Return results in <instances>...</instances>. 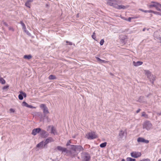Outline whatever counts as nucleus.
Returning <instances> with one entry per match:
<instances>
[{
  "mask_svg": "<svg viewBox=\"0 0 161 161\" xmlns=\"http://www.w3.org/2000/svg\"><path fill=\"white\" fill-rule=\"evenodd\" d=\"M70 146L71 149V153H72V152H74V153L73 155L74 156L77 155L80 151L83 150V148L80 146L71 145Z\"/></svg>",
  "mask_w": 161,
  "mask_h": 161,
  "instance_id": "obj_1",
  "label": "nucleus"
},
{
  "mask_svg": "<svg viewBox=\"0 0 161 161\" xmlns=\"http://www.w3.org/2000/svg\"><path fill=\"white\" fill-rule=\"evenodd\" d=\"M153 126L152 123L149 121H145L142 124V128L149 131L153 129Z\"/></svg>",
  "mask_w": 161,
  "mask_h": 161,
  "instance_id": "obj_2",
  "label": "nucleus"
},
{
  "mask_svg": "<svg viewBox=\"0 0 161 161\" xmlns=\"http://www.w3.org/2000/svg\"><path fill=\"white\" fill-rule=\"evenodd\" d=\"M148 6L150 8L154 7L157 10H158L159 8H161V4L157 2L153 1L151 2V4L148 5Z\"/></svg>",
  "mask_w": 161,
  "mask_h": 161,
  "instance_id": "obj_3",
  "label": "nucleus"
},
{
  "mask_svg": "<svg viewBox=\"0 0 161 161\" xmlns=\"http://www.w3.org/2000/svg\"><path fill=\"white\" fill-rule=\"evenodd\" d=\"M86 137L88 139L92 140L97 138V136L95 132H91L86 134Z\"/></svg>",
  "mask_w": 161,
  "mask_h": 161,
  "instance_id": "obj_4",
  "label": "nucleus"
},
{
  "mask_svg": "<svg viewBox=\"0 0 161 161\" xmlns=\"http://www.w3.org/2000/svg\"><path fill=\"white\" fill-rule=\"evenodd\" d=\"M90 158V155L88 153H83L81 154V159L83 161H89Z\"/></svg>",
  "mask_w": 161,
  "mask_h": 161,
  "instance_id": "obj_5",
  "label": "nucleus"
},
{
  "mask_svg": "<svg viewBox=\"0 0 161 161\" xmlns=\"http://www.w3.org/2000/svg\"><path fill=\"white\" fill-rule=\"evenodd\" d=\"M145 73L147 77L149 79L150 81L153 83L154 80H155L154 77L151 75V72L148 70H146Z\"/></svg>",
  "mask_w": 161,
  "mask_h": 161,
  "instance_id": "obj_6",
  "label": "nucleus"
},
{
  "mask_svg": "<svg viewBox=\"0 0 161 161\" xmlns=\"http://www.w3.org/2000/svg\"><path fill=\"white\" fill-rule=\"evenodd\" d=\"M119 3V1L117 0H107V3L110 6H112L115 8V5Z\"/></svg>",
  "mask_w": 161,
  "mask_h": 161,
  "instance_id": "obj_7",
  "label": "nucleus"
},
{
  "mask_svg": "<svg viewBox=\"0 0 161 161\" xmlns=\"http://www.w3.org/2000/svg\"><path fill=\"white\" fill-rule=\"evenodd\" d=\"M141 155L142 154L140 152L134 151L130 153L131 157L134 158H137L140 157Z\"/></svg>",
  "mask_w": 161,
  "mask_h": 161,
  "instance_id": "obj_8",
  "label": "nucleus"
},
{
  "mask_svg": "<svg viewBox=\"0 0 161 161\" xmlns=\"http://www.w3.org/2000/svg\"><path fill=\"white\" fill-rule=\"evenodd\" d=\"M40 107L41 108L43 109V113L44 114H47L49 113L48 108L45 104H41L40 105Z\"/></svg>",
  "mask_w": 161,
  "mask_h": 161,
  "instance_id": "obj_9",
  "label": "nucleus"
},
{
  "mask_svg": "<svg viewBox=\"0 0 161 161\" xmlns=\"http://www.w3.org/2000/svg\"><path fill=\"white\" fill-rule=\"evenodd\" d=\"M127 134V132L126 130H121L120 131L119 135L120 138H122L124 136H126Z\"/></svg>",
  "mask_w": 161,
  "mask_h": 161,
  "instance_id": "obj_10",
  "label": "nucleus"
},
{
  "mask_svg": "<svg viewBox=\"0 0 161 161\" xmlns=\"http://www.w3.org/2000/svg\"><path fill=\"white\" fill-rule=\"evenodd\" d=\"M54 141V140L51 137H48L44 142V146L45 147L48 143L53 142Z\"/></svg>",
  "mask_w": 161,
  "mask_h": 161,
  "instance_id": "obj_11",
  "label": "nucleus"
},
{
  "mask_svg": "<svg viewBox=\"0 0 161 161\" xmlns=\"http://www.w3.org/2000/svg\"><path fill=\"white\" fill-rule=\"evenodd\" d=\"M137 141L139 142H143L147 143L149 142V141L146 140L142 137H139L137 138Z\"/></svg>",
  "mask_w": 161,
  "mask_h": 161,
  "instance_id": "obj_12",
  "label": "nucleus"
},
{
  "mask_svg": "<svg viewBox=\"0 0 161 161\" xmlns=\"http://www.w3.org/2000/svg\"><path fill=\"white\" fill-rule=\"evenodd\" d=\"M120 3L119 1V3H117L116 5H115V8H116L119 9H125L126 8V7L125 6H124L123 5H118V4H119Z\"/></svg>",
  "mask_w": 161,
  "mask_h": 161,
  "instance_id": "obj_13",
  "label": "nucleus"
},
{
  "mask_svg": "<svg viewBox=\"0 0 161 161\" xmlns=\"http://www.w3.org/2000/svg\"><path fill=\"white\" fill-rule=\"evenodd\" d=\"M41 130V129L40 128H37L34 129L32 130L31 134L32 135L35 136L37 133L40 132Z\"/></svg>",
  "mask_w": 161,
  "mask_h": 161,
  "instance_id": "obj_14",
  "label": "nucleus"
},
{
  "mask_svg": "<svg viewBox=\"0 0 161 161\" xmlns=\"http://www.w3.org/2000/svg\"><path fill=\"white\" fill-rule=\"evenodd\" d=\"M57 149L60 151H62V152H66L67 153V149L64 147H62L58 146L57 147Z\"/></svg>",
  "mask_w": 161,
  "mask_h": 161,
  "instance_id": "obj_15",
  "label": "nucleus"
},
{
  "mask_svg": "<svg viewBox=\"0 0 161 161\" xmlns=\"http://www.w3.org/2000/svg\"><path fill=\"white\" fill-rule=\"evenodd\" d=\"M41 135L43 137H46L48 136V135L47 134V132L44 130H41L40 132Z\"/></svg>",
  "mask_w": 161,
  "mask_h": 161,
  "instance_id": "obj_16",
  "label": "nucleus"
},
{
  "mask_svg": "<svg viewBox=\"0 0 161 161\" xmlns=\"http://www.w3.org/2000/svg\"><path fill=\"white\" fill-rule=\"evenodd\" d=\"M36 147L40 148H42L43 147H44V142L43 141H42L37 145Z\"/></svg>",
  "mask_w": 161,
  "mask_h": 161,
  "instance_id": "obj_17",
  "label": "nucleus"
},
{
  "mask_svg": "<svg viewBox=\"0 0 161 161\" xmlns=\"http://www.w3.org/2000/svg\"><path fill=\"white\" fill-rule=\"evenodd\" d=\"M143 64V62L141 61H137L135 62V61L133 62V64L135 66H137L141 65Z\"/></svg>",
  "mask_w": 161,
  "mask_h": 161,
  "instance_id": "obj_18",
  "label": "nucleus"
},
{
  "mask_svg": "<svg viewBox=\"0 0 161 161\" xmlns=\"http://www.w3.org/2000/svg\"><path fill=\"white\" fill-rule=\"evenodd\" d=\"M96 58L97 61L99 62V63L100 64H102V63H106L108 62L107 61L102 60L98 57H96Z\"/></svg>",
  "mask_w": 161,
  "mask_h": 161,
  "instance_id": "obj_19",
  "label": "nucleus"
},
{
  "mask_svg": "<svg viewBox=\"0 0 161 161\" xmlns=\"http://www.w3.org/2000/svg\"><path fill=\"white\" fill-rule=\"evenodd\" d=\"M33 2V0H28L25 3V5L26 7L30 8L31 7L30 3L31 2Z\"/></svg>",
  "mask_w": 161,
  "mask_h": 161,
  "instance_id": "obj_20",
  "label": "nucleus"
},
{
  "mask_svg": "<svg viewBox=\"0 0 161 161\" xmlns=\"http://www.w3.org/2000/svg\"><path fill=\"white\" fill-rule=\"evenodd\" d=\"M51 133L53 134L54 135L57 134L56 129L53 126L51 128Z\"/></svg>",
  "mask_w": 161,
  "mask_h": 161,
  "instance_id": "obj_21",
  "label": "nucleus"
},
{
  "mask_svg": "<svg viewBox=\"0 0 161 161\" xmlns=\"http://www.w3.org/2000/svg\"><path fill=\"white\" fill-rule=\"evenodd\" d=\"M24 58L25 59H30L32 58V56L31 55H25L24 57Z\"/></svg>",
  "mask_w": 161,
  "mask_h": 161,
  "instance_id": "obj_22",
  "label": "nucleus"
},
{
  "mask_svg": "<svg viewBox=\"0 0 161 161\" xmlns=\"http://www.w3.org/2000/svg\"><path fill=\"white\" fill-rule=\"evenodd\" d=\"M127 161H136L135 159L132 158L130 157H127L126 159Z\"/></svg>",
  "mask_w": 161,
  "mask_h": 161,
  "instance_id": "obj_23",
  "label": "nucleus"
},
{
  "mask_svg": "<svg viewBox=\"0 0 161 161\" xmlns=\"http://www.w3.org/2000/svg\"><path fill=\"white\" fill-rule=\"evenodd\" d=\"M0 82H1L2 84H4L5 83V80L2 77L0 78Z\"/></svg>",
  "mask_w": 161,
  "mask_h": 161,
  "instance_id": "obj_24",
  "label": "nucleus"
},
{
  "mask_svg": "<svg viewBox=\"0 0 161 161\" xmlns=\"http://www.w3.org/2000/svg\"><path fill=\"white\" fill-rule=\"evenodd\" d=\"M20 24L22 26L23 29V30H26V28L25 24L23 23L22 21L20 22Z\"/></svg>",
  "mask_w": 161,
  "mask_h": 161,
  "instance_id": "obj_25",
  "label": "nucleus"
},
{
  "mask_svg": "<svg viewBox=\"0 0 161 161\" xmlns=\"http://www.w3.org/2000/svg\"><path fill=\"white\" fill-rule=\"evenodd\" d=\"M137 18V17H129L128 19H127V21H128L129 22H131V19H136Z\"/></svg>",
  "mask_w": 161,
  "mask_h": 161,
  "instance_id": "obj_26",
  "label": "nucleus"
},
{
  "mask_svg": "<svg viewBox=\"0 0 161 161\" xmlns=\"http://www.w3.org/2000/svg\"><path fill=\"white\" fill-rule=\"evenodd\" d=\"M107 143L106 142L102 143L100 144V146L101 147H104L106 146Z\"/></svg>",
  "mask_w": 161,
  "mask_h": 161,
  "instance_id": "obj_27",
  "label": "nucleus"
},
{
  "mask_svg": "<svg viewBox=\"0 0 161 161\" xmlns=\"http://www.w3.org/2000/svg\"><path fill=\"white\" fill-rule=\"evenodd\" d=\"M56 78L55 76L53 75H51L49 76V79L50 80H53Z\"/></svg>",
  "mask_w": 161,
  "mask_h": 161,
  "instance_id": "obj_28",
  "label": "nucleus"
},
{
  "mask_svg": "<svg viewBox=\"0 0 161 161\" xmlns=\"http://www.w3.org/2000/svg\"><path fill=\"white\" fill-rule=\"evenodd\" d=\"M142 116L146 118H148V115L145 112H143L142 113Z\"/></svg>",
  "mask_w": 161,
  "mask_h": 161,
  "instance_id": "obj_29",
  "label": "nucleus"
},
{
  "mask_svg": "<svg viewBox=\"0 0 161 161\" xmlns=\"http://www.w3.org/2000/svg\"><path fill=\"white\" fill-rule=\"evenodd\" d=\"M28 104L25 102H23L22 103V105L23 106L27 107Z\"/></svg>",
  "mask_w": 161,
  "mask_h": 161,
  "instance_id": "obj_30",
  "label": "nucleus"
},
{
  "mask_svg": "<svg viewBox=\"0 0 161 161\" xmlns=\"http://www.w3.org/2000/svg\"><path fill=\"white\" fill-rule=\"evenodd\" d=\"M20 93L23 96H24V97H26V94L24 92H23L22 91H20Z\"/></svg>",
  "mask_w": 161,
  "mask_h": 161,
  "instance_id": "obj_31",
  "label": "nucleus"
},
{
  "mask_svg": "<svg viewBox=\"0 0 161 161\" xmlns=\"http://www.w3.org/2000/svg\"><path fill=\"white\" fill-rule=\"evenodd\" d=\"M9 113L10 114L12 113H14L15 112V110L14 109L12 108H10L9 109Z\"/></svg>",
  "mask_w": 161,
  "mask_h": 161,
  "instance_id": "obj_32",
  "label": "nucleus"
},
{
  "mask_svg": "<svg viewBox=\"0 0 161 161\" xmlns=\"http://www.w3.org/2000/svg\"><path fill=\"white\" fill-rule=\"evenodd\" d=\"M18 97L19 99L20 100H22L23 99V96L21 94L19 95Z\"/></svg>",
  "mask_w": 161,
  "mask_h": 161,
  "instance_id": "obj_33",
  "label": "nucleus"
},
{
  "mask_svg": "<svg viewBox=\"0 0 161 161\" xmlns=\"http://www.w3.org/2000/svg\"><path fill=\"white\" fill-rule=\"evenodd\" d=\"M92 37L93 39L95 40V39L96 38V37L95 36V32H93L92 35Z\"/></svg>",
  "mask_w": 161,
  "mask_h": 161,
  "instance_id": "obj_34",
  "label": "nucleus"
},
{
  "mask_svg": "<svg viewBox=\"0 0 161 161\" xmlns=\"http://www.w3.org/2000/svg\"><path fill=\"white\" fill-rule=\"evenodd\" d=\"M153 14H155L161 15V14L159 12L154 11Z\"/></svg>",
  "mask_w": 161,
  "mask_h": 161,
  "instance_id": "obj_35",
  "label": "nucleus"
},
{
  "mask_svg": "<svg viewBox=\"0 0 161 161\" xmlns=\"http://www.w3.org/2000/svg\"><path fill=\"white\" fill-rule=\"evenodd\" d=\"M104 40L103 39H101L100 41V44L101 46L103 45L104 43Z\"/></svg>",
  "mask_w": 161,
  "mask_h": 161,
  "instance_id": "obj_36",
  "label": "nucleus"
},
{
  "mask_svg": "<svg viewBox=\"0 0 161 161\" xmlns=\"http://www.w3.org/2000/svg\"><path fill=\"white\" fill-rule=\"evenodd\" d=\"M28 108H36L35 107H33L31 105H28V106H27Z\"/></svg>",
  "mask_w": 161,
  "mask_h": 161,
  "instance_id": "obj_37",
  "label": "nucleus"
},
{
  "mask_svg": "<svg viewBox=\"0 0 161 161\" xmlns=\"http://www.w3.org/2000/svg\"><path fill=\"white\" fill-rule=\"evenodd\" d=\"M25 32L28 35H30L31 34L29 32V31L26 30H24Z\"/></svg>",
  "mask_w": 161,
  "mask_h": 161,
  "instance_id": "obj_38",
  "label": "nucleus"
},
{
  "mask_svg": "<svg viewBox=\"0 0 161 161\" xmlns=\"http://www.w3.org/2000/svg\"><path fill=\"white\" fill-rule=\"evenodd\" d=\"M140 161H150V160L149 158H146L140 160Z\"/></svg>",
  "mask_w": 161,
  "mask_h": 161,
  "instance_id": "obj_39",
  "label": "nucleus"
},
{
  "mask_svg": "<svg viewBox=\"0 0 161 161\" xmlns=\"http://www.w3.org/2000/svg\"><path fill=\"white\" fill-rule=\"evenodd\" d=\"M9 87V86H4L3 88V90H6V89H7Z\"/></svg>",
  "mask_w": 161,
  "mask_h": 161,
  "instance_id": "obj_40",
  "label": "nucleus"
},
{
  "mask_svg": "<svg viewBox=\"0 0 161 161\" xmlns=\"http://www.w3.org/2000/svg\"><path fill=\"white\" fill-rule=\"evenodd\" d=\"M139 10L140 11H141L143 12H145V13H147V10H144L141 8L139 9Z\"/></svg>",
  "mask_w": 161,
  "mask_h": 161,
  "instance_id": "obj_41",
  "label": "nucleus"
},
{
  "mask_svg": "<svg viewBox=\"0 0 161 161\" xmlns=\"http://www.w3.org/2000/svg\"><path fill=\"white\" fill-rule=\"evenodd\" d=\"M153 12H154V11L151 10H147V13H153Z\"/></svg>",
  "mask_w": 161,
  "mask_h": 161,
  "instance_id": "obj_42",
  "label": "nucleus"
},
{
  "mask_svg": "<svg viewBox=\"0 0 161 161\" xmlns=\"http://www.w3.org/2000/svg\"><path fill=\"white\" fill-rule=\"evenodd\" d=\"M66 42L67 43H68L70 45H72V44H73L72 43V42H68V41H67Z\"/></svg>",
  "mask_w": 161,
  "mask_h": 161,
  "instance_id": "obj_43",
  "label": "nucleus"
},
{
  "mask_svg": "<svg viewBox=\"0 0 161 161\" xmlns=\"http://www.w3.org/2000/svg\"><path fill=\"white\" fill-rule=\"evenodd\" d=\"M143 98V97H140L139 98V99L138 100V101L140 102H141L142 101V100H140V99H142V98Z\"/></svg>",
  "mask_w": 161,
  "mask_h": 161,
  "instance_id": "obj_44",
  "label": "nucleus"
},
{
  "mask_svg": "<svg viewBox=\"0 0 161 161\" xmlns=\"http://www.w3.org/2000/svg\"><path fill=\"white\" fill-rule=\"evenodd\" d=\"M157 114L158 116H160V115H161V112L160 113H157Z\"/></svg>",
  "mask_w": 161,
  "mask_h": 161,
  "instance_id": "obj_45",
  "label": "nucleus"
},
{
  "mask_svg": "<svg viewBox=\"0 0 161 161\" xmlns=\"http://www.w3.org/2000/svg\"><path fill=\"white\" fill-rule=\"evenodd\" d=\"M141 110V109H138V110H137V111H136V113H138Z\"/></svg>",
  "mask_w": 161,
  "mask_h": 161,
  "instance_id": "obj_46",
  "label": "nucleus"
},
{
  "mask_svg": "<svg viewBox=\"0 0 161 161\" xmlns=\"http://www.w3.org/2000/svg\"><path fill=\"white\" fill-rule=\"evenodd\" d=\"M70 143V141H69V142H68L67 143V144H66L67 146H68V145H69V143Z\"/></svg>",
  "mask_w": 161,
  "mask_h": 161,
  "instance_id": "obj_47",
  "label": "nucleus"
},
{
  "mask_svg": "<svg viewBox=\"0 0 161 161\" xmlns=\"http://www.w3.org/2000/svg\"><path fill=\"white\" fill-rule=\"evenodd\" d=\"M160 8H159L158 9V11H160L161 12V9H160Z\"/></svg>",
  "mask_w": 161,
  "mask_h": 161,
  "instance_id": "obj_48",
  "label": "nucleus"
},
{
  "mask_svg": "<svg viewBox=\"0 0 161 161\" xmlns=\"http://www.w3.org/2000/svg\"><path fill=\"white\" fill-rule=\"evenodd\" d=\"M121 161H125V160L124 159H122Z\"/></svg>",
  "mask_w": 161,
  "mask_h": 161,
  "instance_id": "obj_49",
  "label": "nucleus"
},
{
  "mask_svg": "<svg viewBox=\"0 0 161 161\" xmlns=\"http://www.w3.org/2000/svg\"><path fill=\"white\" fill-rule=\"evenodd\" d=\"M127 19H127L126 18H125L124 19H125V20H127Z\"/></svg>",
  "mask_w": 161,
  "mask_h": 161,
  "instance_id": "obj_50",
  "label": "nucleus"
},
{
  "mask_svg": "<svg viewBox=\"0 0 161 161\" xmlns=\"http://www.w3.org/2000/svg\"><path fill=\"white\" fill-rule=\"evenodd\" d=\"M145 28H144L143 29V31H145Z\"/></svg>",
  "mask_w": 161,
  "mask_h": 161,
  "instance_id": "obj_51",
  "label": "nucleus"
},
{
  "mask_svg": "<svg viewBox=\"0 0 161 161\" xmlns=\"http://www.w3.org/2000/svg\"><path fill=\"white\" fill-rule=\"evenodd\" d=\"M9 30H12V29H13L12 28H11V27H10L9 28Z\"/></svg>",
  "mask_w": 161,
  "mask_h": 161,
  "instance_id": "obj_52",
  "label": "nucleus"
},
{
  "mask_svg": "<svg viewBox=\"0 0 161 161\" xmlns=\"http://www.w3.org/2000/svg\"><path fill=\"white\" fill-rule=\"evenodd\" d=\"M158 161H161V159H159L158 160Z\"/></svg>",
  "mask_w": 161,
  "mask_h": 161,
  "instance_id": "obj_53",
  "label": "nucleus"
},
{
  "mask_svg": "<svg viewBox=\"0 0 161 161\" xmlns=\"http://www.w3.org/2000/svg\"><path fill=\"white\" fill-rule=\"evenodd\" d=\"M4 24L6 25H7L6 24V23H4Z\"/></svg>",
  "mask_w": 161,
  "mask_h": 161,
  "instance_id": "obj_54",
  "label": "nucleus"
},
{
  "mask_svg": "<svg viewBox=\"0 0 161 161\" xmlns=\"http://www.w3.org/2000/svg\"><path fill=\"white\" fill-rule=\"evenodd\" d=\"M110 74L111 75H113V74Z\"/></svg>",
  "mask_w": 161,
  "mask_h": 161,
  "instance_id": "obj_55",
  "label": "nucleus"
}]
</instances>
